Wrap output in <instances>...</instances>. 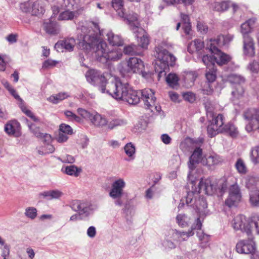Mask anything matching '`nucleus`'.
I'll return each instance as SVG.
<instances>
[{"label":"nucleus","mask_w":259,"mask_h":259,"mask_svg":"<svg viewBox=\"0 0 259 259\" xmlns=\"http://www.w3.org/2000/svg\"><path fill=\"white\" fill-rule=\"evenodd\" d=\"M231 225L236 231L240 230L245 233L249 239L252 238L254 233L259 234L258 215H254L247 219L244 215H237L232 221Z\"/></svg>","instance_id":"1"},{"label":"nucleus","mask_w":259,"mask_h":259,"mask_svg":"<svg viewBox=\"0 0 259 259\" xmlns=\"http://www.w3.org/2000/svg\"><path fill=\"white\" fill-rule=\"evenodd\" d=\"M45 11V7L42 2L36 1L32 2V15L40 16L42 15Z\"/></svg>","instance_id":"26"},{"label":"nucleus","mask_w":259,"mask_h":259,"mask_svg":"<svg viewBox=\"0 0 259 259\" xmlns=\"http://www.w3.org/2000/svg\"><path fill=\"white\" fill-rule=\"evenodd\" d=\"M202 227V223L200 218H197L195 222L192 225L191 230L188 232H177L176 235L182 238L183 241L186 240L189 237L194 235L193 230H200Z\"/></svg>","instance_id":"19"},{"label":"nucleus","mask_w":259,"mask_h":259,"mask_svg":"<svg viewBox=\"0 0 259 259\" xmlns=\"http://www.w3.org/2000/svg\"><path fill=\"white\" fill-rule=\"evenodd\" d=\"M87 80L91 84L99 87L102 93H105L107 79L103 73L96 69H90L85 73Z\"/></svg>","instance_id":"6"},{"label":"nucleus","mask_w":259,"mask_h":259,"mask_svg":"<svg viewBox=\"0 0 259 259\" xmlns=\"http://www.w3.org/2000/svg\"><path fill=\"white\" fill-rule=\"evenodd\" d=\"M199 189L200 192H203L207 195H212L215 188L210 179H201L199 183Z\"/></svg>","instance_id":"16"},{"label":"nucleus","mask_w":259,"mask_h":259,"mask_svg":"<svg viewBox=\"0 0 259 259\" xmlns=\"http://www.w3.org/2000/svg\"><path fill=\"white\" fill-rule=\"evenodd\" d=\"M81 171L80 169L78 168L74 165H70L66 166L65 168V172L66 174L70 176H74L77 177Z\"/></svg>","instance_id":"50"},{"label":"nucleus","mask_w":259,"mask_h":259,"mask_svg":"<svg viewBox=\"0 0 259 259\" xmlns=\"http://www.w3.org/2000/svg\"><path fill=\"white\" fill-rule=\"evenodd\" d=\"M202 61L206 66L207 68L215 67L214 55L209 56L208 55H203Z\"/></svg>","instance_id":"42"},{"label":"nucleus","mask_w":259,"mask_h":259,"mask_svg":"<svg viewBox=\"0 0 259 259\" xmlns=\"http://www.w3.org/2000/svg\"><path fill=\"white\" fill-rule=\"evenodd\" d=\"M76 44L75 40L73 38H69L58 41L55 45L57 49H64L66 51H71Z\"/></svg>","instance_id":"21"},{"label":"nucleus","mask_w":259,"mask_h":259,"mask_svg":"<svg viewBox=\"0 0 259 259\" xmlns=\"http://www.w3.org/2000/svg\"><path fill=\"white\" fill-rule=\"evenodd\" d=\"M212 119L210 121L213 124H215L220 128H223L224 125V117L223 114H219L217 116H214L212 114Z\"/></svg>","instance_id":"40"},{"label":"nucleus","mask_w":259,"mask_h":259,"mask_svg":"<svg viewBox=\"0 0 259 259\" xmlns=\"http://www.w3.org/2000/svg\"><path fill=\"white\" fill-rule=\"evenodd\" d=\"M165 2L169 4L183 3L185 5H190L195 1V0H165Z\"/></svg>","instance_id":"61"},{"label":"nucleus","mask_w":259,"mask_h":259,"mask_svg":"<svg viewBox=\"0 0 259 259\" xmlns=\"http://www.w3.org/2000/svg\"><path fill=\"white\" fill-rule=\"evenodd\" d=\"M251 159L253 163H259V145L252 149Z\"/></svg>","instance_id":"52"},{"label":"nucleus","mask_w":259,"mask_h":259,"mask_svg":"<svg viewBox=\"0 0 259 259\" xmlns=\"http://www.w3.org/2000/svg\"><path fill=\"white\" fill-rule=\"evenodd\" d=\"M219 47L209 44L207 45V48L214 55L215 62L219 66L226 65L231 61L232 58L230 55L222 52Z\"/></svg>","instance_id":"7"},{"label":"nucleus","mask_w":259,"mask_h":259,"mask_svg":"<svg viewBox=\"0 0 259 259\" xmlns=\"http://www.w3.org/2000/svg\"><path fill=\"white\" fill-rule=\"evenodd\" d=\"M126 124V121L125 120L119 118H116L110 120L106 125H107L109 129L112 130L115 127L123 126Z\"/></svg>","instance_id":"35"},{"label":"nucleus","mask_w":259,"mask_h":259,"mask_svg":"<svg viewBox=\"0 0 259 259\" xmlns=\"http://www.w3.org/2000/svg\"><path fill=\"white\" fill-rule=\"evenodd\" d=\"M68 139V135L66 134L62 133L59 130V133L56 137V140L59 143H63Z\"/></svg>","instance_id":"64"},{"label":"nucleus","mask_w":259,"mask_h":259,"mask_svg":"<svg viewBox=\"0 0 259 259\" xmlns=\"http://www.w3.org/2000/svg\"><path fill=\"white\" fill-rule=\"evenodd\" d=\"M244 90L241 85H235V89L232 92V94L234 98L239 99L242 97L244 94Z\"/></svg>","instance_id":"51"},{"label":"nucleus","mask_w":259,"mask_h":259,"mask_svg":"<svg viewBox=\"0 0 259 259\" xmlns=\"http://www.w3.org/2000/svg\"><path fill=\"white\" fill-rule=\"evenodd\" d=\"M69 96V95L66 92H60L51 96L48 98V100L53 104H57Z\"/></svg>","instance_id":"31"},{"label":"nucleus","mask_w":259,"mask_h":259,"mask_svg":"<svg viewBox=\"0 0 259 259\" xmlns=\"http://www.w3.org/2000/svg\"><path fill=\"white\" fill-rule=\"evenodd\" d=\"M19 106L22 111L27 116L30 117L33 121L35 122L39 121L38 118L36 117L33 113L25 106L24 103H20Z\"/></svg>","instance_id":"45"},{"label":"nucleus","mask_w":259,"mask_h":259,"mask_svg":"<svg viewBox=\"0 0 259 259\" xmlns=\"http://www.w3.org/2000/svg\"><path fill=\"white\" fill-rule=\"evenodd\" d=\"M124 101L127 102L130 104H137L140 100V91L134 90L131 87Z\"/></svg>","instance_id":"22"},{"label":"nucleus","mask_w":259,"mask_h":259,"mask_svg":"<svg viewBox=\"0 0 259 259\" xmlns=\"http://www.w3.org/2000/svg\"><path fill=\"white\" fill-rule=\"evenodd\" d=\"M195 195H198L197 194L193 192H188L186 198V203L187 204H194L195 207L198 209H200L201 206L204 208L206 207L207 203L206 200L203 198H199L198 200H196Z\"/></svg>","instance_id":"12"},{"label":"nucleus","mask_w":259,"mask_h":259,"mask_svg":"<svg viewBox=\"0 0 259 259\" xmlns=\"http://www.w3.org/2000/svg\"><path fill=\"white\" fill-rule=\"evenodd\" d=\"M19 125L18 122L15 120L10 121L5 125V131L9 135H14Z\"/></svg>","instance_id":"32"},{"label":"nucleus","mask_w":259,"mask_h":259,"mask_svg":"<svg viewBox=\"0 0 259 259\" xmlns=\"http://www.w3.org/2000/svg\"><path fill=\"white\" fill-rule=\"evenodd\" d=\"M33 124L29 125V128L33 131L35 135L37 137H39L41 138L42 140V142L44 143L47 144L48 147L49 148V149L50 150L49 152L52 153L54 151V148L53 146L51 145H49V143L51 141V136L49 134H44L42 133H41L40 132H35L34 130L33 129Z\"/></svg>","instance_id":"23"},{"label":"nucleus","mask_w":259,"mask_h":259,"mask_svg":"<svg viewBox=\"0 0 259 259\" xmlns=\"http://www.w3.org/2000/svg\"><path fill=\"white\" fill-rule=\"evenodd\" d=\"M235 167L238 172L241 175H245L247 172V168L244 161L239 158L236 162Z\"/></svg>","instance_id":"39"},{"label":"nucleus","mask_w":259,"mask_h":259,"mask_svg":"<svg viewBox=\"0 0 259 259\" xmlns=\"http://www.w3.org/2000/svg\"><path fill=\"white\" fill-rule=\"evenodd\" d=\"M77 112L81 116L85 119L90 120L91 117H92V114L90 113L89 112L84 109L78 108L77 109Z\"/></svg>","instance_id":"63"},{"label":"nucleus","mask_w":259,"mask_h":259,"mask_svg":"<svg viewBox=\"0 0 259 259\" xmlns=\"http://www.w3.org/2000/svg\"><path fill=\"white\" fill-rule=\"evenodd\" d=\"M241 198L237 196L228 195V198L226 199L225 203L229 207L236 206L241 201Z\"/></svg>","instance_id":"37"},{"label":"nucleus","mask_w":259,"mask_h":259,"mask_svg":"<svg viewBox=\"0 0 259 259\" xmlns=\"http://www.w3.org/2000/svg\"><path fill=\"white\" fill-rule=\"evenodd\" d=\"M128 82L124 79L116 80L115 82H108L106 92L116 100L124 101L131 88Z\"/></svg>","instance_id":"4"},{"label":"nucleus","mask_w":259,"mask_h":259,"mask_svg":"<svg viewBox=\"0 0 259 259\" xmlns=\"http://www.w3.org/2000/svg\"><path fill=\"white\" fill-rule=\"evenodd\" d=\"M122 56V51L121 49L114 48L109 50L105 42L100 41L96 46L95 56L97 60L103 63H106L108 60H118Z\"/></svg>","instance_id":"3"},{"label":"nucleus","mask_w":259,"mask_h":259,"mask_svg":"<svg viewBox=\"0 0 259 259\" xmlns=\"http://www.w3.org/2000/svg\"><path fill=\"white\" fill-rule=\"evenodd\" d=\"M258 183V179L252 176H247L245 178L246 187L248 189H254Z\"/></svg>","instance_id":"36"},{"label":"nucleus","mask_w":259,"mask_h":259,"mask_svg":"<svg viewBox=\"0 0 259 259\" xmlns=\"http://www.w3.org/2000/svg\"><path fill=\"white\" fill-rule=\"evenodd\" d=\"M152 55L155 57L154 69L159 75L165 72V69L175 62V57L160 46L154 48Z\"/></svg>","instance_id":"2"},{"label":"nucleus","mask_w":259,"mask_h":259,"mask_svg":"<svg viewBox=\"0 0 259 259\" xmlns=\"http://www.w3.org/2000/svg\"><path fill=\"white\" fill-rule=\"evenodd\" d=\"M222 133L229 135L232 138H235L238 134V132L235 126L231 123L225 124L222 130Z\"/></svg>","instance_id":"33"},{"label":"nucleus","mask_w":259,"mask_h":259,"mask_svg":"<svg viewBox=\"0 0 259 259\" xmlns=\"http://www.w3.org/2000/svg\"><path fill=\"white\" fill-rule=\"evenodd\" d=\"M229 194L242 198V194L239 185L235 183L229 188Z\"/></svg>","instance_id":"44"},{"label":"nucleus","mask_w":259,"mask_h":259,"mask_svg":"<svg viewBox=\"0 0 259 259\" xmlns=\"http://www.w3.org/2000/svg\"><path fill=\"white\" fill-rule=\"evenodd\" d=\"M223 128H220L215 124H213L210 122L207 126V134L208 136L212 138L219 133H222Z\"/></svg>","instance_id":"41"},{"label":"nucleus","mask_w":259,"mask_h":259,"mask_svg":"<svg viewBox=\"0 0 259 259\" xmlns=\"http://www.w3.org/2000/svg\"><path fill=\"white\" fill-rule=\"evenodd\" d=\"M199 240L201 241V245L202 247L206 246L207 243L209 241V236L202 233L198 236Z\"/></svg>","instance_id":"62"},{"label":"nucleus","mask_w":259,"mask_h":259,"mask_svg":"<svg viewBox=\"0 0 259 259\" xmlns=\"http://www.w3.org/2000/svg\"><path fill=\"white\" fill-rule=\"evenodd\" d=\"M187 217L185 214H179L176 218L177 223L180 226L185 227L188 226V223L186 221Z\"/></svg>","instance_id":"56"},{"label":"nucleus","mask_w":259,"mask_h":259,"mask_svg":"<svg viewBox=\"0 0 259 259\" xmlns=\"http://www.w3.org/2000/svg\"><path fill=\"white\" fill-rule=\"evenodd\" d=\"M244 118L250 121L256 128H259V108L246 110L243 113Z\"/></svg>","instance_id":"15"},{"label":"nucleus","mask_w":259,"mask_h":259,"mask_svg":"<svg viewBox=\"0 0 259 259\" xmlns=\"http://www.w3.org/2000/svg\"><path fill=\"white\" fill-rule=\"evenodd\" d=\"M140 98L143 100L145 107H150V106H153L154 100H156L154 92L150 89H145L141 90L140 91Z\"/></svg>","instance_id":"13"},{"label":"nucleus","mask_w":259,"mask_h":259,"mask_svg":"<svg viewBox=\"0 0 259 259\" xmlns=\"http://www.w3.org/2000/svg\"><path fill=\"white\" fill-rule=\"evenodd\" d=\"M125 186V183L122 179H118L115 181L112 185V189L109 195L113 199L119 198L123 194V189Z\"/></svg>","instance_id":"11"},{"label":"nucleus","mask_w":259,"mask_h":259,"mask_svg":"<svg viewBox=\"0 0 259 259\" xmlns=\"http://www.w3.org/2000/svg\"><path fill=\"white\" fill-rule=\"evenodd\" d=\"M106 35L109 44L113 46H120L123 45V40L119 35L115 34L111 31L108 32Z\"/></svg>","instance_id":"25"},{"label":"nucleus","mask_w":259,"mask_h":259,"mask_svg":"<svg viewBox=\"0 0 259 259\" xmlns=\"http://www.w3.org/2000/svg\"><path fill=\"white\" fill-rule=\"evenodd\" d=\"M249 201L253 206H259V196L257 192L250 195Z\"/></svg>","instance_id":"57"},{"label":"nucleus","mask_w":259,"mask_h":259,"mask_svg":"<svg viewBox=\"0 0 259 259\" xmlns=\"http://www.w3.org/2000/svg\"><path fill=\"white\" fill-rule=\"evenodd\" d=\"M166 81L168 84L174 88L178 84L179 77L174 73H169L166 78Z\"/></svg>","instance_id":"47"},{"label":"nucleus","mask_w":259,"mask_h":259,"mask_svg":"<svg viewBox=\"0 0 259 259\" xmlns=\"http://www.w3.org/2000/svg\"><path fill=\"white\" fill-rule=\"evenodd\" d=\"M52 2L51 9L54 16L59 14L61 9L73 8L76 4L75 0H53Z\"/></svg>","instance_id":"10"},{"label":"nucleus","mask_w":259,"mask_h":259,"mask_svg":"<svg viewBox=\"0 0 259 259\" xmlns=\"http://www.w3.org/2000/svg\"><path fill=\"white\" fill-rule=\"evenodd\" d=\"M123 52L126 55H141L142 51L140 50L139 46L131 44L124 47Z\"/></svg>","instance_id":"28"},{"label":"nucleus","mask_w":259,"mask_h":259,"mask_svg":"<svg viewBox=\"0 0 259 259\" xmlns=\"http://www.w3.org/2000/svg\"><path fill=\"white\" fill-rule=\"evenodd\" d=\"M204 47L203 41H201L200 39H197L194 40L188 45L187 50L190 53L193 54L195 52L200 51L203 49Z\"/></svg>","instance_id":"24"},{"label":"nucleus","mask_w":259,"mask_h":259,"mask_svg":"<svg viewBox=\"0 0 259 259\" xmlns=\"http://www.w3.org/2000/svg\"><path fill=\"white\" fill-rule=\"evenodd\" d=\"M112 7L117 12L118 15L123 18L125 16V13L123 8V4L122 0H112Z\"/></svg>","instance_id":"30"},{"label":"nucleus","mask_w":259,"mask_h":259,"mask_svg":"<svg viewBox=\"0 0 259 259\" xmlns=\"http://www.w3.org/2000/svg\"><path fill=\"white\" fill-rule=\"evenodd\" d=\"M82 203L78 200H74L70 203L71 208L75 211H81L83 210Z\"/></svg>","instance_id":"59"},{"label":"nucleus","mask_w":259,"mask_h":259,"mask_svg":"<svg viewBox=\"0 0 259 259\" xmlns=\"http://www.w3.org/2000/svg\"><path fill=\"white\" fill-rule=\"evenodd\" d=\"M32 2L29 1L21 3L20 5L21 10L24 13L31 12L32 13Z\"/></svg>","instance_id":"53"},{"label":"nucleus","mask_w":259,"mask_h":259,"mask_svg":"<svg viewBox=\"0 0 259 259\" xmlns=\"http://www.w3.org/2000/svg\"><path fill=\"white\" fill-rule=\"evenodd\" d=\"M75 15L74 12L66 10L59 14L58 19V20H71L74 18Z\"/></svg>","instance_id":"43"},{"label":"nucleus","mask_w":259,"mask_h":259,"mask_svg":"<svg viewBox=\"0 0 259 259\" xmlns=\"http://www.w3.org/2000/svg\"><path fill=\"white\" fill-rule=\"evenodd\" d=\"M25 214L28 218L33 220L37 216V210L33 207H28L25 210Z\"/></svg>","instance_id":"54"},{"label":"nucleus","mask_w":259,"mask_h":259,"mask_svg":"<svg viewBox=\"0 0 259 259\" xmlns=\"http://www.w3.org/2000/svg\"><path fill=\"white\" fill-rule=\"evenodd\" d=\"M145 66L143 61L136 57H132L127 60L126 64L120 69L123 78H130L133 73L143 74Z\"/></svg>","instance_id":"5"},{"label":"nucleus","mask_w":259,"mask_h":259,"mask_svg":"<svg viewBox=\"0 0 259 259\" xmlns=\"http://www.w3.org/2000/svg\"><path fill=\"white\" fill-rule=\"evenodd\" d=\"M90 120L96 126H102L107 124L106 119L98 113L92 115Z\"/></svg>","instance_id":"29"},{"label":"nucleus","mask_w":259,"mask_h":259,"mask_svg":"<svg viewBox=\"0 0 259 259\" xmlns=\"http://www.w3.org/2000/svg\"><path fill=\"white\" fill-rule=\"evenodd\" d=\"M221 161L220 157L216 154L209 156L207 158L204 159L203 162V165H207L210 166L219 164Z\"/></svg>","instance_id":"34"},{"label":"nucleus","mask_w":259,"mask_h":259,"mask_svg":"<svg viewBox=\"0 0 259 259\" xmlns=\"http://www.w3.org/2000/svg\"><path fill=\"white\" fill-rule=\"evenodd\" d=\"M64 114L67 118L71 121H75L77 122H80L81 120L80 118L73 113L72 112L67 110L64 112Z\"/></svg>","instance_id":"60"},{"label":"nucleus","mask_w":259,"mask_h":259,"mask_svg":"<svg viewBox=\"0 0 259 259\" xmlns=\"http://www.w3.org/2000/svg\"><path fill=\"white\" fill-rule=\"evenodd\" d=\"M149 37L148 35L146 33H145L143 35L142 37L140 38V39L139 40V47L143 50H146L148 48V46L149 44Z\"/></svg>","instance_id":"49"},{"label":"nucleus","mask_w":259,"mask_h":259,"mask_svg":"<svg viewBox=\"0 0 259 259\" xmlns=\"http://www.w3.org/2000/svg\"><path fill=\"white\" fill-rule=\"evenodd\" d=\"M255 250V243L252 239L240 240L236 245V250L239 253L252 254Z\"/></svg>","instance_id":"8"},{"label":"nucleus","mask_w":259,"mask_h":259,"mask_svg":"<svg viewBox=\"0 0 259 259\" xmlns=\"http://www.w3.org/2000/svg\"><path fill=\"white\" fill-rule=\"evenodd\" d=\"M256 21V18H252L241 24V33L243 35V38L251 37L249 34L252 32Z\"/></svg>","instance_id":"17"},{"label":"nucleus","mask_w":259,"mask_h":259,"mask_svg":"<svg viewBox=\"0 0 259 259\" xmlns=\"http://www.w3.org/2000/svg\"><path fill=\"white\" fill-rule=\"evenodd\" d=\"M227 80L231 84H235V85H241L242 83L245 82V79L243 77L236 74L229 75L227 77Z\"/></svg>","instance_id":"38"},{"label":"nucleus","mask_w":259,"mask_h":259,"mask_svg":"<svg viewBox=\"0 0 259 259\" xmlns=\"http://www.w3.org/2000/svg\"><path fill=\"white\" fill-rule=\"evenodd\" d=\"M233 39V36L231 34L226 35H219L217 38L211 39L208 44L217 46L219 47L223 46L230 42Z\"/></svg>","instance_id":"20"},{"label":"nucleus","mask_w":259,"mask_h":259,"mask_svg":"<svg viewBox=\"0 0 259 259\" xmlns=\"http://www.w3.org/2000/svg\"><path fill=\"white\" fill-rule=\"evenodd\" d=\"M43 27L46 32L49 34H56L59 32L56 22L50 20L45 22L43 24Z\"/></svg>","instance_id":"27"},{"label":"nucleus","mask_w":259,"mask_h":259,"mask_svg":"<svg viewBox=\"0 0 259 259\" xmlns=\"http://www.w3.org/2000/svg\"><path fill=\"white\" fill-rule=\"evenodd\" d=\"M230 7V2H222L215 3L214 5V10L218 12H224Z\"/></svg>","instance_id":"46"},{"label":"nucleus","mask_w":259,"mask_h":259,"mask_svg":"<svg viewBox=\"0 0 259 259\" xmlns=\"http://www.w3.org/2000/svg\"><path fill=\"white\" fill-rule=\"evenodd\" d=\"M59 130L68 135H71L73 133L71 127L65 123H62L60 125Z\"/></svg>","instance_id":"55"},{"label":"nucleus","mask_w":259,"mask_h":259,"mask_svg":"<svg viewBox=\"0 0 259 259\" xmlns=\"http://www.w3.org/2000/svg\"><path fill=\"white\" fill-rule=\"evenodd\" d=\"M243 38L244 53L249 57L255 55V46L253 39L251 37H245Z\"/></svg>","instance_id":"18"},{"label":"nucleus","mask_w":259,"mask_h":259,"mask_svg":"<svg viewBox=\"0 0 259 259\" xmlns=\"http://www.w3.org/2000/svg\"><path fill=\"white\" fill-rule=\"evenodd\" d=\"M205 77L207 82L205 83V85L202 89V91L204 94L210 95L213 92V89L210 83L213 82L217 78L216 68H207L205 72Z\"/></svg>","instance_id":"9"},{"label":"nucleus","mask_w":259,"mask_h":259,"mask_svg":"<svg viewBox=\"0 0 259 259\" xmlns=\"http://www.w3.org/2000/svg\"><path fill=\"white\" fill-rule=\"evenodd\" d=\"M44 197H49L50 199H57L62 195V192L59 190L45 191L41 193Z\"/></svg>","instance_id":"48"},{"label":"nucleus","mask_w":259,"mask_h":259,"mask_svg":"<svg viewBox=\"0 0 259 259\" xmlns=\"http://www.w3.org/2000/svg\"><path fill=\"white\" fill-rule=\"evenodd\" d=\"M204 159L202 157V149L200 147H197L195 149L192 154L190 157L189 167L191 170H193L195 167V164L202 163Z\"/></svg>","instance_id":"14"},{"label":"nucleus","mask_w":259,"mask_h":259,"mask_svg":"<svg viewBox=\"0 0 259 259\" xmlns=\"http://www.w3.org/2000/svg\"><path fill=\"white\" fill-rule=\"evenodd\" d=\"M124 151L127 155L132 157L135 153V148L131 143H130L124 146Z\"/></svg>","instance_id":"58"}]
</instances>
